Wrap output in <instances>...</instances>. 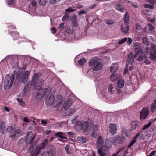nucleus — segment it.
<instances>
[{"instance_id":"nucleus-23","label":"nucleus","mask_w":156,"mask_h":156,"mask_svg":"<svg viewBox=\"0 0 156 156\" xmlns=\"http://www.w3.org/2000/svg\"><path fill=\"white\" fill-rule=\"evenodd\" d=\"M72 100L69 99L65 103H64V109L65 110H66L69 108L71 106L72 103Z\"/></svg>"},{"instance_id":"nucleus-43","label":"nucleus","mask_w":156,"mask_h":156,"mask_svg":"<svg viewBox=\"0 0 156 156\" xmlns=\"http://www.w3.org/2000/svg\"><path fill=\"white\" fill-rule=\"evenodd\" d=\"M41 90H40L37 93L36 96V98L37 99H39L41 98L42 97V96L41 95Z\"/></svg>"},{"instance_id":"nucleus-56","label":"nucleus","mask_w":156,"mask_h":156,"mask_svg":"<svg viewBox=\"0 0 156 156\" xmlns=\"http://www.w3.org/2000/svg\"><path fill=\"white\" fill-rule=\"evenodd\" d=\"M144 58H146V57L145 55H144L143 56H140L138 58V60L139 61H142L144 59Z\"/></svg>"},{"instance_id":"nucleus-6","label":"nucleus","mask_w":156,"mask_h":156,"mask_svg":"<svg viewBox=\"0 0 156 156\" xmlns=\"http://www.w3.org/2000/svg\"><path fill=\"white\" fill-rule=\"evenodd\" d=\"M149 112L148 108H143L140 112V119L144 120L147 119L149 115Z\"/></svg>"},{"instance_id":"nucleus-55","label":"nucleus","mask_w":156,"mask_h":156,"mask_svg":"<svg viewBox=\"0 0 156 156\" xmlns=\"http://www.w3.org/2000/svg\"><path fill=\"white\" fill-rule=\"evenodd\" d=\"M136 140H133L130 142L129 145L128 146V147L130 148L136 142Z\"/></svg>"},{"instance_id":"nucleus-15","label":"nucleus","mask_w":156,"mask_h":156,"mask_svg":"<svg viewBox=\"0 0 156 156\" xmlns=\"http://www.w3.org/2000/svg\"><path fill=\"white\" fill-rule=\"evenodd\" d=\"M39 78V75L37 73H35L33 78L32 81L31 83L34 85H35L37 82V81Z\"/></svg>"},{"instance_id":"nucleus-53","label":"nucleus","mask_w":156,"mask_h":156,"mask_svg":"<svg viewBox=\"0 0 156 156\" xmlns=\"http://www.w3.org/2000/svg\"><path fill=\"white\" fill-rule=\"evenodd\" d=\"M67 134L69 137H73L74 135V133H73L71 132H67Z\"/></svg>"},{"instance_id":"nucleus-13","label":"nucleus","mask_w":156,"mask_h":156,"mask_svg":"<svg viewBox=\"0 0 156 156\" xmlns=\"http://www.w3.org/2000/svg\"><path fill=\"white\" fill-rule=\"evenodd\" d=\"M106 149L109 150L110 149L112 146V143L110 140L107 139L105 140L103 145H102Z\"/></svg>"},{"instance_id":"nucleus-30","label":"nucleus","mask_w":156,"mask_h":156,"mask_svg":"<svg viewBox=\"0 0 156 156\" xmlns=\"http://www.w3.org/2000/svg\"><path fill=\"white\" fill-rule=\"evenodd\" d=\"M115 9L120 12H123L124 8L123 6L119 4H118L115 6Z\"/></svg>"},{"instance_id":"nucleus-40","label":"nucleus","mask_w":156,"mask_h":156,"mask_svg":"<svg viewBox=\"0 0 156 156\" xmlns=\"http://www.w3.org/2000/svg\"><path fill=\"white\" fill-rule=\"evenodd\" d=\"M127 38L126 37H125L123 39H121V40H119V44L121 45L123 44L124 43H125L127 41Z\"/></svg>"},{"instance_id":"nucleus-50","label":"nucleus","mask_w":156,"mask_h":156,"mask_svg":"<svg viewBox=\"0 0 156 156\" xmlns=\"http://www.w3.org/2000/svg\"><path fill=\"white\" fill-rule=\"evenodd\" d=\"M74 11V10L71 7H69L65 10L66 12L70 13Z\"/></svg>"},{"instance_id":"nucleus-52","label":"nucleus","mask_w":156,"mask_h":156,"mask_svg":"<svg viewBox=\"0 0 156 156\" xmlns=\"http://www.w3.org/2000/svg\"><path fill=\"white\" fill-rule=\"evenodd\" d=\"M148 26L149 27V30L150 31L153 30L155 29V27L151 24H148Z\"/></svg>"},{"instance_id":"nucleus-36","label":"nucleus","mask_w":156,"mask_h":156,"mask_svg":"<svg viewBox=\"0 0 156 156\" xmlns=\"http://www.w3.org/2000/svg\"><path fill=\"white\" fill-rule=\"evenodd\" d=\"M115 143H119L121 142V138L120 136L117 135L114 140Z\"/></svg>"},{"instance_id":"nucleus-25","label":"nucleus","mask_w":156,"mask_h":156,"mask_svg":"<svg viewBox=\"0 0 156 156\" xmlns=\"http://www.w3.org/2000/svg\"><path fill=\"white\" fill-rule=\"evenodd\" d=\"M88 122L86 121H84L83 122L81 125V128L84 131H85L88 128Z\"/></svg>"},{"instance_id":"nucleus-12","label":"nucleus","mask_w":156,"mask_h":156,"mask_svg":"<svg viewBox=\"0 0 156 156\" xmlns=\"http://www.w3.org/2000/svg\"><path fill=\"white\" fill-rule=\"evenodd\" d=\"M99 62V59L97 57H95L89 60V66H95Z\"/></svg>"},{"instance_id":"nucleus-45","label":"nucleus","mask_w":156,"mask_h":156,"mask_svg":"<svg viewBox=\"0 0 156 156\" xmlns=\"http://www.w3.org/2000/svg\"><path fill=\"white\" fill-rule=\"evenodd\" d=\"M106 23L107 24L109 25H111L114 24L115 23V22L112 20H106Z\"/></svg>"},{"instance_id":"nucleus-29","label":"nucleus","mask_w":156,"mask_h":156,"mask_svg":"<svg viewBox=\"0 0 156 156\" xmlns=\"http://www.w3.org/2000/svg\"><path fill=\"white\" fill-rule=\"evenodd\" d=\"M134 48L136 52H140V53H143V51L141 50L140 47L138 44H136L135 45Z\"/></svg>"},{"instance_id":"nucleus-42","label":"nucleus","mask_w":156,"mask_h":156,"mask_svg":"<svg viewBox=\"0 0 156 156\" xmlns=\"http://www.w3.org/2000/svg\"><path fill=\"white\" fill-rule=\"evenodd\" d=\"M122 135L125 136V135L127 137H128V136L127 134V130L125 129H122Z\"/></svg>"},{"instance_id":"nucleus-3","label":"nucleus","mask_w":156,"mask_h":156,"mask_svg":"<svg viewBox=\"0 0 156 156\" xmlns=\"http://www.w3.org/2000/svg\"><path fill=\"white\" fill-rule=\"evenodd\" d=\"M10 129V131L9 134V137L14 140H16L19 137L21 132L20 130L19 129H15L13 128L12 126H9L8 127L7 130Z\"/></svg>"},{"instance_id":"nucleus-14","label":"nucleus","mask_w":156,"mask_h":156,"mask_svg":"<svg viewBox=\"0 0 156 156\" xmlns=\"http://www.w3.org/2000/svg\"><path fill=\"white\" fill-rule=\"evenodd\" d=\"M33 85L31 83H27L24 86L23 93L24 94H26L28 91H29L30 86Z\"/></svg>"},{"instance_id":"nucleus-48","label":"nucleus","mask_w":156,"mask_h":156,"mask_svg":"<svg viewBox=\"0 0 156 156\" xmlns=\"http://www.w3.org/2000/svg\"><path fill=\"white\" fill-rule=\"evenodd\" d=\"M150 59L153 61H154L156 59V55L152 53L150 54Z\"/></svg>"},{"instance_id":"nucleus-9","label":"nucleus","mask_w":156,"mask_h":156,"mask_svg":"<svg viewBox=\"0 0 156 156\" xmlns=\"http://www.w3.org/2000/svg\"><path fill=\"white\" fill-rule=\"evenodd\" d=\"M93 130L91 134L92 136L94 138H96L98 132L99 131V126L96 124H93Z\"/></svg>"},{"instance_id":"nucleus-47","label":"nucleus","mask_w":156,"mask_h":156,"mask_svg":"<svg viewBox=\"0 0 156 156\" xmlns=\"http://www.w3.org/2000/svg\"><path fill=\"white\" fill-rule=\"evenodd\" d=\"M143 43L144 44L148 45L149 44V42H148L147 39L146 37H144L143 38Z\"/></svg>"},{"instance_id":"nucleus-27","label":"nucleus","mask_w":156,"mask_h":156,"mask_svg":"<svg viewBox=\"0 0 156 156\" xmlns=\"http://www.w3.org/2000/svg\"><path fill=\"white\" fill-rule=\"evenodd\" d=\"M151 111L152 112H154L156 110V99L155 100L154 103L151 104Z\"/></svg>"},{"instance_id":"nucleus-58","label":"nucleus","mask_w":156,"mask_h":156,"mask_svg":"<svg viewBox=\"0 0 156 156\" xmlns=\"http://www.w3.org/2000/svg\"><path fill=\"white\" fill-rule=\"evenodd\" d=\"M30 73L28 71H26L24 75H23V76L26 78H27L29 76Z\"/></svg>"},{"instance_id":"nucleus-7","label":"nucleus","mask_w":156,"mask_h":156,"mask_svg":"<svg viewBox=\"0 0 156 156\" xmlns=\"http://www.w3.org/2000/svg\"><path fill=\"white\" fill-rule=\"evenodd\" d=\"M62 98V96L60 95H57L55 98H54V107L58 106L61 104L63 102Z\"/></svg>"},{"instance_id":"nucleus-35","label":"nucleus","mask_w":156,"mask_h":156,"mask_svg":"<svg viewBox=\"0 0 156 156\" xmlns=\"http://www.w3.org/2000/svg\"><path fill=\"white\" fill-rule=\"evenodd\" d=\"M44 81L43 80H39L38 82H37L36 84L35 85L36 86L35 87H36L37 86H39L40 87L41 86L42 84L44 83Z\"/></svg>"},{"instance_id":"nucleus-17","label":"nucleus","mask_w":156,"mask_h":156,"mask_svg":"<svg viewBox=\"0 0 156 156\" xmlns=\"http://www.w3.org/2000/svg\"><path fill=\"white\" fill-rule=\"evenodd\" d=\"M103 66V64L99 62L97 63L94 67L92 68V70L94 71H98L101 69Z\"/></svg>"},{"instance_id":"nucleus-34","label":"nucleus","mask_w":156,"mask_h":156,"mask_svg":"<svg viewBox=\"0 0 156 156\" xmlns=\"http://www.w3.org/2000/svg\"><path fill=\"white\" fill-rule=\"evenodd\" d=\"M78 141L82 142L83 143H85L86 141V139L84 136H82L79 137L77 138Z\"/></svg>"},{"instance_id":"nucleus-59","label":"nucleus","mask_w":156,"mask_h":156,"mask_svg":"<svg viewBox=\"0 0 156 156\" xmlns=\"http://www.w3.org/2000/svg\"><path fill=\"white\" fill-rule=\"evenodd\" d=\"M27 78L23 76L21 82H22L23 84H25L26 82Z\"/></svg>"},{"instance_id":"nucleus-60","label":"nucleus","mask_w":156,"mask_h":156,"mask_svg":"<svg viewBox=\"0 0 156 156\" xmlns=\"http://www.w3.org/2000/svg\"><path fill=\"white\" fill-rule=\"evenodd\" d=\"M139 139L140 140H144V134H140V135L139 137Z\"/></svg>"},{"instance_id":"nucleus-39","label":"nucleus","mask_w":156,"mask_h":156,"mask_svg":"<svg viewBox=\"0 0 156 156\" xmlns=\"http://www.w3.org/2000/svg\"><path fill=\"white\" fill-rule=\"evenodd\" d=\"M85 62L86 61L84 58H82L78 61V63L80 65H83Z\"/></svg>"},{"instance_id":"nucleus-28","label":"nucleus","mask_w":156,"mask_h":156,"mask_svg":"<svg viewBox=\"0 0 156 156\" xmlns=\"http://www.w3.org/2000/svg\"><path fill=\"white\" fill-rule=\"evenodd\" d=\"M23 76V74H18L16 78L15 82L17 83H19V82H21Z\"/></svg>"},{"instance_id":"nucleus-31","label":"nucleus","mask_w":156,"mask_h":156,"mask_svg":"<svg viewBox=\"0 0 156 156\" xmlns=\"http://www.w3.org/2000/svg\"><path fill=\"white\" fill-rule=\"evenodd\" d=\"M129 17L128 13L127 12H126L124 18V22L125 23L127 24L129 23Z\"/></svg>"},{"instance_id":"nucleus-57","label":"nucleus","mask_w":156,"mask_h":156,"mask_svg":"<svg viewBox=\"0 0 156 156\" xmlns=\"http://www.w3.org/2000/svg\"><path fill=\"white\" fill-rule=\"evenodd\" d=\"M136 29L138 30H140L142 29V27L140 26V25L138 23H137L136 26Z\"/></svg>"},{"instance_id":"nucleus-8","label":"nucleus","mask_w":156,"mask_h":156,"mask_svg":"<svg viewBox=\"0 0 156 156\" xmlns=\"http://www.w3.org/2000/svg\"><path fill=\"white\" fill-rule=\"evenodd\" d=\"M110 133L113 135L115 134L117 131V127L116 125L113 123H111L109 126Z\"/></svg>"},{"instance_id":"nucleus-26","label":"nucleus","mask_w":156,"mask_h":156,"mask_svg":"<svg viewBox=\"0 0 156 156\" xmlns=\"http://www.w3.org/2000/svg\"><path fill=\"white\" fill-rule=\"evenodd\" d=\"M114 87L113 85L111 84L108 87V91L109 93L111 95H113L115 93V90H113Z\"/></svg>"},{"instance_id":"nucleus-46","label":"nucleus","mask_w":156,"mask_h":156,"mask_svg":"<svg viewBox=\"0 0 156 156\" xmlns=\"http://www.w3.org/2000/svg\"><path fill=\"white\" fill-rule=\"evenodd\" d=\"M65 150L66 151L68 154H71V152L69 150V146L67 145L65 147Z\"/></svg>"},{"instance_id":"nucleus-62","label":"nucleus","mask_w":156,"mask_h":156,"mask_svg":"<svg viewBox=\"0 0 156 156\" xmlns=\"http://www.w3.org/2000/svg\"><path fill=\"white\" fill-rule=\"evenodd\" d=\"M14 2V0H9L8 2V4L9 5H12Z\"/></svg>"},{"instance_id":"nucleus-64","label":"nucleus","mask_w":156,"mask_h":156,"mask_svg":"<svg viewBox=\"0 0 156 156\" xmlns=\"http://www.w3.org/2000/svg\"><path fill=\"white\" fill-rule=\"evenodd\" d=\"M51 30L53 34L56 33L57 31L56 29L54 27H52L51 29Z\"/></svg>"},{"instance_id":"nucleus-44","label":"nucleus","mask_w":156,"mask_h":156,"mask_svg":"<svg viewBox=\"0 0 156 156\" xmlns=\"http://www.w3.org/2000/svg\"><path fill=\"white\" fill-rule=\"evenodd\" d=\"M144 6L146 8H148L150 9H153L154 8V6L153 5H150L149 4H145L144 5Z\"/></svg>"},{"instance_id":"nucleus-10","label":"nucleus","mask_w":156,"mask_h":156,"mask_svg":"<svg viewBox=\"0 0 156 156\" xmlns=\"http://www.w3.org/2000/svg\"><path fill=\"white\" fill-rule=\"evenodd\" d=\"M108 149H106L103 146H101L100 148L98 149V153L100 156H105L106 153Z\"/></svg>"},{"instance_id":"nucleus-24","label":"nucleus","mask_w":156,"mask_h":156,"mask_svg":"<svg viewBox=\"0 0 156 156\" xmlns=\"http://www.w3.org/2000/svg\"><path fill=\"white\" fill-rule=\"evenodd\" d=\"M119 68V66L117 64H114L111 67L110 69V72L111 73H114L116 72Z\"/></svg>"},{"instance_id":"nucleus-20","label":"nucleus","mask_w":156,"mask_h":156,"mask_svg":"<svg viewBox=\"0 0 156 156\" xmlns=\"http://www.w3.org/2000/svg\"><path fill=\"white\" fill-rule=\"evenodd\" d=\"M104 141L102 137L101 136H99L98 137V140L97 142V144L98 147H101L104 144Z\"/></svg>"},{"instance_id":"nucleus-61","label":"nucleus","mask_w":156,"mask_h":156,"mask_svg":"<svg viewBox=\"0 0 156 156\" xmlns=\"http://www.w3.org/2000/svg\"><path fill=\"white\" fill-rule=\"evenodd\" d=\"M133 41L131 38H129L128 40L127 41V43L128 45H130L132 43V42Z\"/></svg>"},{"instance_id":"nucleus-5","label":"nucleus","mask_w":156,"mask_h":156,"mask_svg":"<svg viewBox=\"0 0 156 156\" xmlns=\"http://www.w3.org/2000/svg\"><path fill=\"white\" fill-rule=\"evenodd\" d=\"M33 145H31L29 150V152L31 153V156H37L41 151L39 146H36L34 148Z\"/></svg>"},{"instance_id":"nucleus-49","label":"nucleus","mask_w":156,"mask_h":156,"mask_svg":"<svg viewBox=\"0 0 156 156\" xmlns=\"http://www.w3.org/2000/svg\"><path fill=\"white\" fill-rule=\"evenodd\" d=\"M143 13L146 16H150L151 15V13L150 11L147 9L143 10Z\"/></svg>"},{"instance_id":"nucleus-16","label":"nucleus","mask_w":156,"mask_h":156,"mask_svg":"<svg viewBox=\"0 0 156 156\" xmlns=\"http://www.w3.org/2000/svg\"><path fill=\"white\" fill-rule=\"evenodd\" d=\"M131 128L133 130H136L139 127V124L137 121L135 120L131 123Z\"/></svg>"},{"instance_id":"nucleus-2","label":"nucleus","mask_w":156,"mask_h":156,"mask_svg":"<svg viewBox=\"0 0 156 156\" xmlns=\"http://www.w3.org/2000/svg\"><path fill=\"white\" fill-rule=\"evenodd\" d=\"M15 76L12 74L11 76L10 75L7 74L5 77L4 82V89L6 90L11 87L14 81Z\"/></svg>"},{"instance_id":"nucleus-54","label":"nucleus","mask_w":156,"mask_h":156,"mask_svg":"<svg viewBox=\"0 0 156 156\" xmlns=\"http://www.w3.org/2000/svg\"><path fill=\"white\" fill-rule=\"evenodd\" d=\"M69 17V14H65L62 18V20L63 21H66L67 18Z\"/></svg>"},{"instance_id":"nucleus-38","label":"nucleus","mask_w":156,"mask_h":156,"mask_svg":"<svg viewBox=\"0 0 156 156\" xmlns=\"http://www.w3.org/2000/svg\"><path fill=\"white\" fill-rule=\"evenodd\" d=\"M47 149L48 151L54 152L55 148L53 145H50L48 146Z\"/></svg>"},{"instance_id":"nucleus-19","label":"nucleus","mask_w":156,"mask_h":156,"mask_svg":"<svg viewBox=\"0 0 156 156\" xmlns=\"http://www.w3.org/2000/svg\"><path fill=\"white\" fill-rule=\"evenodd\" d=\"M48 143V141L47 139H44L43 142L40 144V146H39L41 150L44 149L46 147V145Z\"/></svg>"},{"instance_id":"nucleus-63","label":"nucleus","mask_w":156,"mask_h":156,"mask_svg":"<svg viewBox=\"0 0 156 156\" xmlns=\"http://www.w3.org/2000/svg\"><path fill=\"white\" fill-rule=\"evenodd\" d=\"M72 17H73V19L72 20V22L76 21V20H77L76 16L75 15H74Z\"/></svg>"},{"instance_id":"nucleus-18","label":"nucleus","mask_w":156,"mask_h":156,"mask_svg":"<svg viewBox=\"0 0 156 156\" xmlns=\"http://www.w3.org/2000/svg\"><path fill=\"white\" fill-rule=\"evenodd\" d=\"M133 53L131 52L128 56L127 61L130 64H132L134 62V58L133 57Z\"/></svg>"},{"instance_id":"nucleus-4","label":"nucleus","mask_w":156,"mask_h":156,"mask_svg":"<svg viewBox=\"0 0 156 156\" xmlns=\"http://www.w3.org/2000/svg\"><path fill=\"white\" fill-rule=\"evenodd\" d=\"M32 132H28L25 137V140L23 138H21L19 140L18 143L20 144H21L23 143L25 140L27 144H30L34 140L36 136L35 135H34L32 136Z\"/></svg>"},{"instance_id":"nucleus-22","label":"nucleus","mask_w":156,"mask_h":156,"mask_svg":"<svg viewBox=\"0 0 156 156\" xmlns=\"http://www.w3.org/2000/svg\"><path fill=\"white\" fill-rule=\"evenodd\" d=\"M0 129V132L2 134L5 133L6 131L5 124L3 121H2L1 122Z\"/></svg>"},{"instance_id":"nucleus-11","label":"nucleus","mask_w":156,"mask_h":156,"mask_svg":"<svg viewBox=\"0 0 156 156\" xmlns=\"http://www.w3.org/2000/svg\"><path fill=\"white\" fill-rule=\"evenodd\" d=\"M129 30V26L127 23L122 24L121 26V31L125 34H127L128 33Z\"/></svg>"},{"instance_id":"nucleus-51","label":"nucleus","mask_w":156,"mask_h":156,"mask_svg":"<svg viewBox=\"0 0 156 156\" xmlns=\"http://www.w3.org/2000/svg\"><path fill=\"white\" fill-rule=\"evenodd\" d=\"M151 124V122H149L148 124L145 125L143 128L142 129L143 130H144L146 129L149 127Z\"/></svg>"},{"instance_id":"nucleus-33","label":"nucleus","mask_w":156,"mask_h":156,"mask_svg":"<svg viewBox=\"0 0 156 156\" xmlns=\"http://www.w3.org/2000/svg\"><path fill=\"white\" fill-rule=\"evenodd\" d=\"M110 79L112 81L114 82L118 78V76L116 73H114L111 75Z\"/></svg>"},{"instance_id":"nucleus-41","label":"nucleus","mask_w":156,"mask_h":156,"mask_svg":"<svg viewBox=\"0 0 156 156\" xmlns=\"http://www.w3.org/2000/svg\"><path fill=\"white\" fill-rule=\"evenodd\" d=\"M65 30L66 32L70 34H72L73 32L72 30L67 27L66 28Z\"/></svg>"},{"instance_id":"nucleus-1","label":"nucleus","mask_w":156,"mask_h":156,"mask_svg":"<svg viewBox=\"0 0 156 156\" xmlns=\"http://www.w3.org/2000/svg\"><path fill=\"white\" fill-rule=\"evenodd\" d=\"M44 91L42 95V97L44 98H46L45 103L47 106L51 105H53L54 107V97L52 95H51L48 96L51 92V89L50 87L45 88L42 90Z\"/></svg>"},{"instance_id":"nucleus-32","label":"nucleus","mask_w":156,"mask_h":156,"mask_svg":"<svg viewBox=\"0 0 156 156\" xmlns=\"http://www.w3.org/2000/svg\"><path fill=\"white\" fill-rule=\"evenodd\" d=\"M117 85L119 88H123L124 86V81L123 80H119L118 81Z\"/></svg>"},{"instance_id":"nucleus-21","label":"nucleus","mask_w":156,"mask_h":156,"mask_svg":"<svg viewBox=\"0 0 156 156\" xmlns=\"http://www.w3.org/2000/svg\"><path fill=\"white\" fill-rule=\"evenodd\" d=\"M56 137H58L62 139H66V136L64 133L61 132H58L55 133Z\"/></svg>"},{"instance_id":"nucleus-37","label":"nucleus","mask_w":156,"mask_h":156,"mask_svg":"<svg viewBox=\"0 0 156 156\" xmlns=\"http://www.w3.org/2000/svg\"><path fill=\"white\" fill-rule=\"evenodd\" d=\"M46 1L45 0H38V3L41 6H44L45 5Z\"/></svg>"}]
</instances>
